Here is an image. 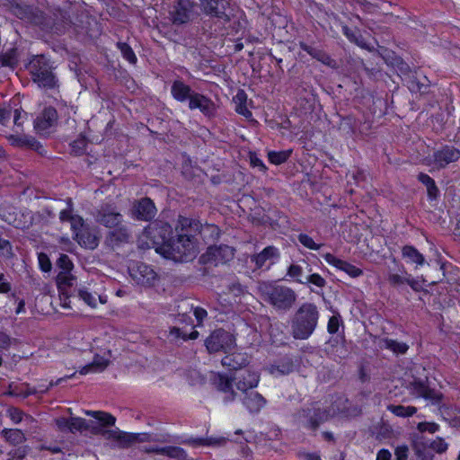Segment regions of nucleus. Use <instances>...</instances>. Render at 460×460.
Returning a JSON list of instances; mask_svg holds the SVG:
<instances>
[{"label":"nucleus","mask_w":460,"mask_h":460,"mask_svg":"<svg viewBox=\"0 0 460 460\" xmlns=\"http://www.w3.org/2000/svg\"><path fill=\"white\" fill-rule=\"evenodd\" d=\"M175 237L165 245L160 247V254L177 262L192 261L199 253L195 234L199 233L202 238L207 234L218 236V228L215 225H201L199 221L179 216L175 226Z\"/></svg>","instance_id":"f257e3e1"},{"label":"nucleus","mask_w":460,"mask_h":460,"mask_svg":"<svg viewBox=\"0 0 460 460\" xmlns=\"http://www.w3.org/2000/svg\"><path fill=\"white\" fill-rule=\"evenodd\" d=\"M320 313L314 303L302 304L291 320V335L296 340H307L315 331Z\"/></svg>","instance_id":"f03ea898"},{"label":"nucleus","mask_w":460,"mask_h":460,"mask_svg":"<svg viewBox=\"0 0 460 460\" xmlns=\"http://www.w3.org/2000/svg\"><path fill=\"white\" fill-rule=\"evenodd\" d=\"M53 69L52 63L44 55L33 56L28 64V70L33 82L46 89L58 87V80L53 73Z\"/></svg>","instance_id":"7ed1b4c3"},{"label":"nucleus","mask_w":460,"mask_h":460,"mask_svg":"<svg viewBox=\"0 0 460 460\" xmlns=\"http://www.w3.org/2000/svg\"><path fill=\"white\" fill-rule=\"evenodd\" d=\"M263 300L276 310L287 312L296 301V292L288 287L281 285H263L260 288Z\"/></svg>","instance_id":"20e7f679"},{"label":"nucleus","mask_w":460,"mask_h":460,"mask_svg":"<svg viewBox=\"0 0 460 460\" xmlns=\"http://www.w3.org/2000/svg\"><path fill=\"white\" fill-rule=\"evenodd\" d=\"M330 418V411L315 405L303 408L296 414L298 425L305 429L315 433L321 424L326 422Z\"/></svg>","instance_id":"39448f33"},{"label":"nucleus","mask_w":460,"mask_h":460,"mask_svg":"<svg viewBox=\"0 0 460 460\" xmlns=\"http://www.w3.org/2000/svg\"><path fill=\"white\" fill-rule=\"evenodd\" d=\"M235 345L234 336L224 329L213 331L205 340V346L209 353L227 352Z\"/></svg>","instance_id":"423d86ee"},{"label":"nucleus","mask_w":460,"mask_h":460,"mask_svg":"<svg viewBox=\"0 0 460 460\" xmlns=\"http://www.w3.org/2000/svg\"><path fill=\"white\" fill-rule=\"evenodd\" d=\"M234 256V249L226 245H214L209 246L206 252H204L199 260L204 264H225L230 261Z\"/></svg>","instance_id":"0eeeda50"},{"label":"nucleus","mask_w":460,"mask_h":460,"mask_svg":"<svg viewBox=\"0 0 460 460\" xmlns=\"http://www.w3.org/2000/svg\"><path fill=\"white\" fill-rule=\"evenodd\" d=\"M203 13L224 22H229L232 15L230 4L226 0H199Z\"/></svg>","instance_id":"6e6552de"},{"label":"nucleus","mask_w":460,"mask_h":460,"mask_svg":"<svg viewBox=\"0 0 460 460\" xmlns=\"http://www.w3.org/2000/svg\"><path fill=\"white\" fill-rule=\"evenodd\" d=\"M146 232L156 246L155 250L158 253H160V247L167 244L172 239V229L168 223L155 222L146 228Z\"/></svg>","instance_id":"1a4fd4ad"},{"label":"nucleus","mask_w":460,"mask_h":460,"mask_svg":"<svg viewBox=\"0 0 460 460\" xmlns=\"http://www.w3.org/2000/svg\"><path fill=\"white\" fill-rule=\"evenodd\" d=\"M196 3L194 0H177L170 12V19L174 25L188 23L194 16Z\"/></svg>","instance_id":"9d476101"},{"label":"nucleus","mask_w":460,"mask_h":460,"mask_svg":"<svg viewBox=\"0 0 460 460\" xmlns=\"http://www.w3.org/2000/svg\"><path fill=\"white\" fill-rule=\"evenodd\" d=\"M94 218L96 222L109 228L119 226L123 221V216L114 205L109 203L102 204L96 209Z\"/></svg>","instance_id":"9b49d317"},{"label":"nucleus","mask_w":460,"mask_h":460,"mask_svg":"<svg viewBox=\"0 0 460 460\" xmlns=\"http://www.w3.org/2000/svg\"><path fill=\"white\" fill-rule=\"evenodd\" d=\"M132 234L130 229L125 225H119V226L111 228L104 240V243L107 247L115 250L124 244L130 243Z\"/></svg>","instance_id":"f8f14e48"},{"label":"nucleus","mask_w":460,"mask_h":460,"mask_svg":"<svg viewBox=\"0 0 460 460\" xmlns=\"http://www.w3.org/2000/svg\"><path fill=\"white\" fill-rule=\"evenodd\" d=\"M141 436H146V434L127 433L119 429H109L105 428L102 438L107 440H112L117 443L118 447L125 448L136 442L142 441Z\"/></svg>","instance_id":"ddd939ff"},{"label":"nucleus","mask_w":460,"mask_h":460,"mask_svg":"<svg viewBox=\"0 0 460 460\" xmlns=\"http://www.w3.org/2000/svg\"><path fill=\"white\" fill-rule=\"evenodd\" d=\"M87 416H92L96 419L101 424H96L93 421H89L91 427L88 430L93 434L102 437L103 431L106 427H112L115 425L116 418L111 413L101 411H85Z\"/></svg>","instance_id":"4468645a"},{"label":"nucleus","mask_w":460,"mask_h":460,"mask_svg":"<svg viewBox=\"0 0 460 460\" xmlns=\"http://www.w3.org/2000/svg\"><path fill=\"white\" fill-rule=\"evenodd\" d=\"M130 275L142 286H153L156 280L157 274L151 266L144 262H137L130 268Z\"/></svg>","instance_id":"2eb2a0df"},{"label":"nucleus","mask_w":460,"mask_h":460,"mask_svg":"<svg viewBox=\"0 0 460 460\" xmlns=\"http://www.w3.org/2000/svg\"><path fill=\"white\" fill-rule=\"evenodd\" d=\"M233 379L237 390L243 394L258 386L260 375L257 372L244 369L239 373H234Z\"/></svg>","instance_id":"dca6fc26"},{"label":"nucleus","mask_w":460,"mask_h":460,"mask_svg":"<svg viewBox=\"0 0 460 460\" xmlns=\"http://www.w3.org/2000/svg\"><path fill=\"white\" fill-rule=\"evenodd\" d=\"M190 110H199V111L208 118H213L217 113V106L215 102L208 97L195 92L189 101Z\"/></svg>","instance_id":"f3484780"},{"label":"nucleus","mask_w":460,"mask_h":460,"mask_svg":"<svg viewBox=\"0 0 460 460\" xmlns=\"http://www.w3.org/2000/svg\"><path fill=\"white\" fill-rule=\"evenodd\" d=\"M410 389L411 394L417 397H422L425 400L430 401L432 403H439L442 399V394L433 388H430L427 381L421 379H414L410 383Z\"/></svg>","instance_id":"a211bd4d"},{"label":"nucleus","mask_w":460,"mask_h":460,"mask_svg":"<svg viewBox=\"0 0 460 460\" xmlns=\"http://www.w3.org/2000/svg\"><path fill=\"white\" fill-rule=\"evenodd\" d=\"M233 376H227L224 374H216L212 379L213 385L218 390L225 394L224 402L228 403L234 402L237 397V393L234 390Z\"/></svg>","instance_id":"6ab92c4d"},{"label":"nucleus","mask_w":460,"mask_h":460,"mask_svg":"<svg viewBox=\"0 0 460 460\" xmlns=\"http://www.w3.org/2000/svg\"><path fill=\"white\" fill-rule=\"evenodd\" d=\"M157 213V209L153 200L149 198H142L137 200L132 208L134 217L142 221L152 220Z\"/></svg>","instance_id":"aec40b11"},{"label":"nucleus","mask_w":460,"mask_h":460,"mask_svg":"<svg viewBox=\"0 0 460 460\" xmlns=\"http://www.w3.org/2000/svg\"><path fill=\"white\" fill-rule=\"evenodd\" d=\"M460 158V150L453 146H444L433 153V161L439 169L447 167L449 164Z\"/></svg>","instance_id":"412c9836"},{"label":"nucleus","mask_w":460,"mask_h":460,"mask_svg":"<svg viewBox=\"0 0 460 460\" xmlns=\"http://www.w3.org/2000/svg\"><path fill=\"white\" fill-rule=\"evenodd\" d=\"M57 110L51 106L46 107L34 119V128L38 133H44L58 121Z\"/></svg>","instance_id":"4be33fe9"},{"label":"nucleus","mask_w":460,"mask_h":460,"mask_svg":"<svg viewBox=\"0 0 460 460\" xmlns=\"http://www.w3.org/2000/svg\"><path fill=\"white\" fill-rule=\"evenodd\" d=\"M242 402L252 414L259 413L267 404V400L253 389L243 393Z\"/></svg>","instance_id":"5701e85b"},{"label":"nucleus","mask_w":460,"mask_h":460,"mask_svg":"<svg viewBox=\"0 0 460 460\" xmlns=\"http://www.w3.org/2000/svg\"><path fill=\"white\" fill-rule=\"evenodd\" d=\"M408 89L411 93H426L429 87V80L427 76L419 74L417 71L407 74V77L403 78Z\"/></svg>","instance_id":"b1692460"},{"label":"nucleus","mask_w":460,"mask_h":460,"mask_svg":"<svg viewBox=\"0 0 460 460\" xmlns=\"http://www.w3.org/2000/svg\"><path fill=\"white\" fill-rule=\"evenodd\" d=\"M7 138L11 145L13 146L31 149L38 152L40 155H43L44 148L42 145L31 136L10 135L9 137H7Z\"/></svg>","instance_id":"393cba45"},{"label":"nucleus","mask_w":460,"mask_h":460,"mask_svg":"<svg viewBox=\"0 0 460 460\" xmlns=\"http://www.w3.org/2000/svg\"><path fill=\"white\" fill-rule=\"evenodd\" d=\"M323 258L326 261L327 263L330 265L334 266L338 270H341L344 272H346L349 276L352 278L359 277L363 274V270L359 268H357L356 266L350 264L349 262L346 261H342L341 259L336 258L332 253H325L323 254Z\"/></svg>","instance_id":"a878e982"},{"label":"nucleus","mask_w":460,"mask_h":460,"mask_svg":"<svg viewBox=\"0 0 460 460\" xmlns=\"http://www.w3.org/2000/svg\"><path fill=\"white\" fill-rule=\"evenodd\" d=\"M299 47L302 50L308 53L313 58L321 62L322 64L330 66L335 67L336 61L332 59L329 54H327L323 49L314 47L312 45H308L305 42H299Z\"/></svg>","instance_id":"bb28decb"},{"label":"nucleus","mask_w":460,"mask_h":460,"mask_svg":"<svg viewBox=\"0 0 460 460\" xmlns=\"http://www.w3.org/2000/svg\"><path fill=\"white\" fill-rule=\"evenodd\" d=\"M195 91L182 80H175L171 86V93L173 99L179 102H189Z\"/></svg>","instance_id":"cd10ccee"},{"label":"nucleus","mask_w":460,"mask_h":460,"mask_svg":"<svg viewBox=\"0 0 460 460\" xmlns=\"http://www.w3.org/2000/svg\"><path fill=\"white\" fill-rule=\"evenodd\" d=\"M14 13H23L24 16L21 18H28V20L35 25H42L44 22V14L39 9H34L30 6L22 7L19 4H13Z\"/></svg>","instance_id":"c85d7f7f"},{"label":"nucleus","mask_w":460,"mask_h":460,"mask_svg":"<svg viewBox=\"0 0 460 460\" xmlns=\"http://www.w3.org/2000/svg\"><path fill=\"white\" fill-rule=\"evenodd\" d=\"M75 239L82 247L90 250L95 249L99 244V238L88 227L77 232Z\"/></svg>","instance_id":"c756f323"},{"label":"nucleus","mask_w":460,"mask_h":460,"mask_svg":"<svg viewBox=\"0 0 460 460\" xmlns=\"http://www.w3.org/2000/svg\"><path fill=\"white\" fill-rule=\"evenodd\" d=\"M224 367H228L230 370H242L245 367L249 361L246 356L243 353H232L225 356L221 361Z\"/></svg>","instance_id":"7c9ffc66"},{"label":"nucleus","mask_w":460,"mask_h":460,"mask_svg":"<svg viewBox=\"0 0 460 460\" xmlns=\"http://www.w3.org/2000/svg\"><path fill=\"white\" fill-rule=\"evenodd\" d=\"M420 182L426 186L428 199L430 201L438 200L440 196V190L438 188L434 179L424 172H420L417 176Z\"/></svg>","instance_id":"2f4dec72"},{"label":"nucleus","mask_w":460,"mask_h":460,"mask_svg":"<svg viewBox=\"0 0 460 460\" xmlns=\"http://www.w3.org/2000/svg\"><path fill=\"white\" fill-rule=\"evenodd\" d=\"M279 252L275 246H267L260 253L252 258L257 268H261L265 265L266 261L272 259H278Z\"/></svg>","instance_id":"473e14b6"},{"label":"nucleus","mask_w":460,"mask_h":460,"mask_svg":"<svg viewBox=\"0 0 460 460\" xmlns=\"http://www.w3.org/2000/svg\"><path fill=\"white\" fill-rule=\"evenodd\" d=\"M19 63V52L16 48H10L0 53V65L3 67L15 69Z\"/></svg>","instance_id":"72a5a7b5"},{"label":"nucleus","mask_w":460,"mask_h":460,"mask_svg":"<svg viewBox=\"0 0 460 460\" xmlns=\"http://www.w3.org/2000/svg\"><path fill=\"white\" fill-rule=\"evenodd\" d=\"M109 365V360L104 358L95 355L93 360L84 367H81L79 373L86 375L90 372H102Z\"/></svg>","instance_id":"f704fd0d"},{"label":"nucleus","mask_w":460,"mask_h":460,"mask_svg":"<svg viewBox=\"0 0 460 460\" xmlns=\"http://www.w3.org/2000/svg\"><path fill=\"white\" fill-rule=\"evenodd\" d=\"M247 94L243 90H238L237 93L234 97V102L235 104V111L249 119L252 113L246 107Z\"/></svg>","instance_id":"c9c22d12"},{"label":"nucleus","mask_w":460,"mask_h":460,"mask_svg":"<svg viewBox=\"0 0 460 460\" xmlns=\"http://www.w3.org/2000/svg\"><path fill=\"white\" fill-rule=\"evenodd\" d=\"M295 369L294 362L289 358H283L279 364L271 365L270 371L275 376H285L292 373Z\"/></svg>","instance_id":"e433bc0d"},{"label":"nucleus","mask_w":460,"mask_h":460,"mask_svg":"<svg viewBox=\"0 0 460 460\" xmlns=\"http://www.w3.org/2000/svg\"><path fill=\"white\" fill-rule=\"evenodd\" d=\"M2 437L12 445H19L26 440L23 432L17 429H4L1 431Z\"/></svg>","instance_id":"4c0bfd02"},{"label":"nucleus","mask_w":460,"mask_h":460,"mask_svg":"<svg viewBox=\"0 0 460 460\" xmlns=\"http://www.w3.org/2000/svg\"><path fill=\"white\" fill-rule=\"evenodd\" d=\"M380 347L390 349L395 354H405L409 349V346L406 343L388 338L383 339L381 341Z\"/></svg>","instance_id":"58836bf2"},{"label":"nucleus","mask_w":460,"mask_h":460,"mask_svg":"<svg viewBox=\"0 0 460 460\" xmlns=\"http://www.w3.org/2000/svg\"><path fill=\"white\" fill-rule=\"evenodd\" d=\"M402 256L410 262L416 263L417 265H423L425 262L424 256L411 245H405L402 248Z\"/></svg>","instance_id":"ea45409f"},{"label":"nucleus","mask_w":460,"mask_h":460,"mask_svg":"<svg viewBox=\"0 0 460 460\" xmlns=\"http://www.w3.org/2000/svg\"><path fill=\"white\" fill-rule=\"evenodd\" d=\"M0 256L5 260H12L15 253L12 243L4 236L3 231L0 229Z\"/></svg>","instance_id":"a19ab883"},{"label":"nucleus","mask_w":460,"mask_h":460,"mask_svg":"<svg viewBox=\"0 0 460 460\" xmlns=\"http://www.w3.org/2000/svg\"><path fill=\"white\" fill-rule=\"evenodd\" d=\"M162 456L173 458L175 460H188L187 452L180 447H163Z\"/></svg>","instance_id":"79ce46f5"},{"label":"nucleus","mask_w":460,"mask_h":460,"mask_svg":"<svg viewBox=\"0 0 460 460\" xmlns=\"http://www.w3.org/2000/svg\"><path fill=\"white\" fill-rule=\"evenodd\" d=\"M387 410L398 417H411L417 412V408L414 406L389 404Z\"/></svg>","instance_id":"37998d69"},{"label":"nucleus","mask_w":460,"mask_h":460,"mask_svg":"<svg viewBox=\"0 0 460 460\" xmlns=\"http://www.w3.org/2000/svg\"><path fill=\"white\" fill-rule=\"evenodd\" d=\"M91 427L89 421L80 417H70V432L85 431Z\"/></svg>","instance_id":"c03bdc74"},{"label":"nucleus","mask_w":460,"mask_h":460,"mask_svg":"<svg viewBox=\"0 0 460 460\" xmlns=\"http://www.w3.org/2000/svg\"><path fill=\"white\" fill-rule=\"evenodd\" d=\"M291 150L285 151H270L268 154V158L270 162L273 164H281L285 163L290 156Z\"/></svg>","instance_id":"a18cd8bd"},{"label":"nucleus","mask_w":460,"mask_h":460,"mask_svg":"<svg viewBox=\"0 0 460 460\" xmlns=\"http://www.w3.org/2000/svg\"><path fill=\"white\" fill-rule=\"evenodd\" d=\"M118 49L120 50L122 57L130 64H136L137 61L132 48L126 42H118Z\"/></svg>","instance_id":"49530a36"},{"label":"nucleus","mask_w":460,"mask_h":460,"mask_svg":"<svg viewBox=\"0 0 460 460\" xmlns=\"http://www.w3.org/2000/svg\"><path fill=\"white\" fill-rule=\"evenodd\" d=\"M193 329V327L191 328ZM171 335L174 336L175 338H181L183 341L187 340H195L199 336V332L192 330L190 334L187 333V332L181 330L179 327H172L170 331Z\"/></svg>","instance_id":"de8ad7c7"},{"label":"nucleus","mask_w":460,"mask_h":460,"mask_svg":"<svg viewBox=\"0 0 460 460\" xmlns=\"http://www.w3.org/2000/svg\"><path fill=\"white\" fill-rule=\"evenodd\" d=\"M287 276L295 279L296 282L303 284L304 279H301L303 276V268L302 266L292 263L287 270Z\"/></svg>","instance_id":"09e8293b"},{"label":"nucleus","mask_w":460,"mask_h":460,"mask_svg":"<svg viewBox=\"0 0 460 460\" xmlns=\"http://www.w3.org/2000/svg\"><path fill=\"white\" fill-rule=\"evenodd\" d=\"M7 415L9 416V418L12 420V421L15 424H18L20 423L23 417L25 416L26 419L28 420H32V417L29 416V415H25L24 412L16 408V407H10L7 409Z\"/></svg>","instance_id":"8fccbe9b"},{"label":"nucleus","mask_w":460,"mask_h":460,"mask_svg":"<svg viewBox=\"0 0 460 460\" xmlns=\"http://www.w3.org/2000/svg\"><path fill=\"white\" fill-rule=\"evenodd\" d=\"M297 239L302 245L310 250H319L323 245L316 243L314 239L306 234H299Z\"/></svg>","instance_id":"3c124183"},{"label":"nucleus","mask_w":460,"mask_h":460,"mask_svg":"<svg viewBox=\"0 0 460 460\" xmlns=\"http://www.w3.org/2000/svg\"><path fill=\"white\" fill-rule=\"evenodd\" d=\"M28 452V447H17L8 452L6 460H23L27 456Z\"/></svg>","instance_id":"603ef678"},{"label":"nucleus","mask_w":460,"mask_h":460,"mask_svg":"<svg viewBox=\"0 0 460 460\" xmlns=\"http://www.w3.org/2000/svg\"><path fill=\"white\" fill-rule=\"evenodd\" d=\"M78 296L89 306L95 307L96 306V297L94 295L90 293L86 288H79L78 289Z\"/></svg>","instance_id":"864d4df0"},{"label":"nucleus","mask_w":460,"mask_h":460,"mask_svg":"<svg viewBox=\"0 0 460 460\" xmlns=\"http://www.w3.org/2000/svg\"><path fill=\"white\" fill-rule=\"evenodd\" d=\"M303 284H313L318 288H323L326 285V281L320 274L313 273L305 278Z\"/></svg>","instance_id":"5fc2aeb1"},{"label":"nucleus","mask_w":460,"mask_h":460,"mask_svg":"<svg viewBox=\"0 0 460 460\" xmlns=\"http://www.w3.org/2000/svg\"><path fill=\"white\" fill-rule=\"evenodd\" d=\"M67 204V208H64L59 213V220L64 222H70V217H73L74 214V208H73V201L71 198H67L66 200Z\"/></svg>","instance_id":"6e6d98bb"},{"label":"nucleus","mask_w":460,"mask_h":460,"mask_svg":"<svg viewBox=\"0 0 460 460\" xmlns=\"http://www.w3.org/2000/svg\"><path fill=\"white\" fill-rule=\"evenodd\" d=\"M447 443L440 437H438L429 444V448H431L432 450L438 454L445 453L447 450Z\"/></svg>","instance_id":"4d7b16f0"},{"label":"nucleus","mask_w":460,"mask_h":460,"mask_svg":"<svg viewBox=\"0 0 460 460\" xmlns=\"http://www.w3.org/2000/svg\"><path fill=\"white\" fill-rule=\"evenodd\" d=\"M57 265L64 270L63 273L69 272L73 268V263L66 254H60Z\"/></svg>","instance_id":"13d9d810"},{"label":"nucleus","mask_w":460,"mask_h":460,"mask_svg":"<svg viewBox=\"0 0 460 460\" xmlns=\"http://www.w3.org/2000/svg\"><path fill=\"white\" fill-rule=\"evenodd\" d=\"M71 229L74 232L75 235L77 232L81 231V229L86 228L84 226V221L82 217L78 215H74L73 217H70Z\"/></svg>","instance_id":"bf43d9fd"},{"label":"nucleus","mask_w":460,"mask_h":460,"mask_svg":"<svg viewBox=\"0 0 460 460\" xmlns=\"http://www.w3.org/2000/svg\"><path fill=\"white\" fill-rule=\"evenodd\" d=\"M407 278L408 277H403L396 273H390L388 275L387 280L391 286L397 288L403 284H406Z\"/></svg>","instance_id":"052dcab7"},{"label":"nucleus","mask_w":460,"mask_h":460,"mask_svg":"<svg viewBox=\"0 0 460 460\" xmlns=\"http://www.w3.org/2000/svg\"><path fill=\"white\" fill-rule=\"evenodd\" d=\"M38 260H39V264H40V270L42 271L49 272L51 270L52 264H51V261H50L49 256L46 253H44V252L39 253Z\"/></svg>","instance_id":"680f3d73"},{"label":"nucleus","mask_w":460,"mask_h":460,"mask_svg":"<svg viewBox=\"0 0 460 460\" xmlns=\"http://www.w3.org/2000/svg\"><path fill=\"white\" fill-rule=\"evenodd\" d=\"M341 323L340 314L332 315L330 317L327 324V331L331 334H334L338 332Z\"/></svg>","instance_id":"e2e57ef3"},{"label":"nucleus","mask_w":460,"mask_h":460,"mask_svg":"<svg viewBox=\"0 0 460 460\" xmlns=\"http://www.w3.org/2000/svg\"><path fill=\"white\" fill-rule=\"evenodd\" d=\"M12 119H13V124L16 127H22L23 122H24V120L27 119V113L25 111H20L18 109H15L13 111Z\"/></svg>","instance_id":"0e129e2a"},{"label":"nucleus","mask_w":460,"mask_h":460,"mask_svg":"<svg viewBox=\"0 0 460 460\" xmlns=\"http://www.w3.org/2000/svg\"><path fill=\"white\" fill-rule=\"evenodd\" d=\"M12 285L9 278L0 272V294H7L11 291Z\"/></svg>","instance_id":"69168bd1"},{"label":"nucleus","mask_w":460,"mask_h":460,"mask_svg":"<svg viewBox=\"0 0 460 460\" xmlns=\"http://www.w3.org/2000/svg\"><path fill=\"white\" fill-rule=\"evenodd\" d=\"M439 429V426L436 423H430V422H420L418 424V429L420 432H429L431 434L437 432Z\"/></svg>","instance_id":"338daca9"},{"label":"nucleus","mask_w":460,"mask_h":460,"mask_svg":"<svg viewBox=\"0 0 460 460\" xmlns=\"http://www.w3.org/2000/svg\"><path fill=\"white\" fill-rule=\"evenodd\" d=\"M56 425L61 432L69 431L70 432V418H58L55 420Z\"/></svg>","instance_id":"774afa93"}]
</instances>
